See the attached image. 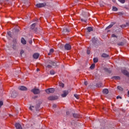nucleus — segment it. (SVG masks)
I'll use <instances>...</instances> for the list:
<instances>
[{"label":"nucleus","mask_w":129,"mask_h":129,"mask_svg":"<svg viewBox=\"0 0 129 129\" xmlns=\"http://www.w3.org/2000/svg\"><path fill=\"white\" fill-rule=\"evenodd\" d=\"M93 61H94V63H97V62H98V58H94L93 59Z\"/></svg>","instance_id":"24"},{"label":"nucleus","mask_w":129,"mask_h":129,"mask_svg":"<svg viewBox=\"0 0 129 129\" xmlns=\"http://www.w3.org/2000/svg\"><path fill=\"white\" fill-rule=\"evenodd\" d=\"M87 30L89 32H91V31H93V29L92 27H88Z\"/></svg>","instance_id":"26"},{"label":"nucleus","mask_w":129,"mask_h":129,"mask_svg":"<svg viewBox=\"0 0 129 129\" xmlns=\"http://www.w3.org/2000/svg\"><path fill=\"white\" fill-rule=\"evenodd\" d=\"M38 108H39V106H37V107H35L34 106H31L29 107V109H30V110L32 111L33 110H35V109L36 110H38Z\"/></svg>","instance_id":"9"},{"label":"nucleus","mask_w":129,"mask_h":129,"mask_svg":"<svg viewBox=\"0 0 129 129\" xmlns=\"http://www.w3.org/2000/svg\"><path fill=\"white\" fill-rule=\"evenodd\" d=\"M92 41L93 43H95V42H96V39H95V38H93Z\"/></svg>","instance_id":"36"},{"label":"nucleus","mask_w":129,"mask_h":129,"mask_svg":"<svg viewBox=\"0 0 129 129\" xmlns=\"http://www.w3.org/2000/svg\"><path fill=\"white\" fill-rule=\"evenodd\" d=\"M115 24V23L114 22H112L111 23L110 25H109L108 26H107L106 28V30H108V29H110V28H112V26Z\"/></svg>","instance_id":"13"},{"label":"nucleus","mask_w":129,"mask_h":129,"mask_svg":"<svg viewBox=\"0 0 129 129\" xmlns=\"http://www.w3.org/2000/svg\"><path fill=\"white\" fill-rule=\"evenodd\" d=\"M81 21L82 22H84V23H86L87 20V19H81Z\"/></svg>","instance_id":"34"},{"label":"nucleus","mask_w":129,"mask_h":129,"mask_svg":"<svg viewBox=\"0 0 129 129\" xmlns=\"http://www.w3.org/2000/svg\"><path fill=\"white\" fill-rule=\"evenodd\" d=\"M74 117H75L76 118H77L78 117H79V115L77 114H73Z\"/></svg>","instance_id":"25"},{"label":"nucleus","mask_w":129,"mask_h":129,"mask_svg":"<svg viewBox=\"0 0 129 129\" xmlns=\"http://www.w3.org/2000/svg\"><path fill=\"white\" fill-rule=\"evenodd\" d=\"M101 86H102V83H99L97 84V87H101Z\"/></svg>","instance_id":"28"},{"label":"nucleus","mask_w":129,"mask_h":129,"mask_svg":"<svg viewBox=\"0 0 129 129\" xmlns=\"http://www.w3.org/2000/svg\"><path fill=\"white\" fill-rule=\"evenodd\" d=\"M127 25L122 24V25L120 26V27L122 29H124V28H126V27H127Z\"/></svg>","instance_id":"23"},{"label":"nucleus","mask_w":129,"mask_h":129,"mask_svg":"<svg viewBox=\"0 0 129 129\" xmlns=\"http://www.w3.org/2000/svg\"><path fill=\"white\" fill-rule=\"evenodd\" d=\"M48 100H56V99H58V97L50 96L48 98Z\"/></svg>","instance_id":"8"},{"label":"nucleus","mask_w":129,"mask_h":129,"mask_svg":"<svg viewBox=\"0 0 129 129\" xmlns=\"http://www.w3.org/2000/svg\"><path fill=\"white\" fill-rule=\"evenodd\" d=\"M46 6V3H40L36 4L37 8H44Z\"/></svg>","instance_id":"6"},{"label":"nucleus","mask_w":129,"mask_h":129,"mask_svg":"<svg viewBox=\"0 0 129 129\" xmlns=\"http://www.w3.org/2000/svg\"><path fill=\"white\" fill-rule=\"evenodd\" d=\"M69 94V91H63L62 94H61V97H66Z\"/></svg>","instance_id":"5"},{"label":"nucleus","mask_w":129,"mask_h":129,"mask_svg":"<svg viewBox=\"0 0 129 129\" xmlns=\"http://www.w3.org/2000/svg\"><path fill=\"white\" fill-rule=\"evenodd\" d=\"M102 57H103V58H107V57H108V54H107L106 53H103L102 54Z\"/></svg>","instance_id":"19"},{"label":"nucleus","mask_w":129,"mask_h":129,"mask_svg":"<svg viewBox=\"0 0 129 129\" xmlns=\"http://www.w3.org/2000/svg\"><path fill=\"white\" fill-rule=\"evenodd\" d=\"M87 53L88 55H89V54H90V50H87Z\"/></svg>","instance_id":"42"},{"label":"nucleus","mask_w":129,"mask_h":129,"mask_svg":"<svg viewBox=\"0 0 129 129\" xmlns=\"http://www.w3.org/2000/svg\"><path fill=\"white\" fill-rule=\"evenodd\" d=\"M8 36H9V37H12V34L11 33V31H9L8 32Z\"/></svg>","instance_id":"37"},{"label":"nucleus","mask_w":129,"mask_h":129,"mask_svg":"<svg viewBox=\"0 0 129 129\" xmlns=\"http://www.w3.org/2000/svg\"><path fill=\"white\" fill-rule=\"evenodd\" d=\"M75 97H76V98H77V99H79V96L77 94H75L74 95Z\"/></svg>","instance_id":"32"},{"label":"nucleus","mask_w":129,"mask_h":129,"mask_svg":"<svg viewBox=\"0 0 129 129\" xmlns=\"http://www.w3.org/2000/svg\"><path fill=\"white\" fill-rule=\"evenodd\" d=\"M117 99H119V98H120V99H121V97L120 96H117L116 97Z\"/></svg>","instance_id":"41"},{"label":"nucleus","mask_w":129,"mask_h":129,"mask_svg":"<svg viewBox=\"0 0 129 129\" xmlns=\"http://www.w3.org/2000/svg\"><path fill=\"white\" fill-rule=\"evenodd\" d=\"M39 56H40V54L38 53H35L33 55L34 59H38V58H39Z\"/></svg>","instance_id":"14"},{"label":"nucleus","mask_w":129,"mask_h":129,"mask_svg":"<svg viewBox=\"0 0 129 129\" xmlns=\"http://www.w3.org/2000/svg\"><path fill=\"white\" fill-rule=\"evenodd\" d=\"M4 105V102L3 101H0V108L2 107V106Z\"/></svg>","instance_id":"35"},{"label":"nucleus","mask_w":129,"mask_h":129,"mask_svg":"<svg viewBox=\"0 0 129 129\" xmlns=\"http://www.w3.org/2000/svg\"><path fill=\"white\" fill-rule=\"evenodd\" d=\"M94 67H95V64H92L91 66H90V69H94Z\"/></svg>","instance_id":"27"},{"label":"nucleus","mask_w":129,"mask_h":129,"mask_svg":"<svg viewBox=\"0 0 129 129\" xmlns=\"http://www.w3.org/2000/svg\"><path fill=\"white\" fill-rule=\"evenodd\" d=\"M127 96L129 97V90L127 91Z\"/></svg>","instance_id":"43"},{"label":"nucleus","mask_w":129,"mask_h":129,"mask_svg":"<svg viewBox=\"0 0 129 129\" xmlns=\"http://www.w3.org/2000/svg\"><path fill=\"white\" fill-rule=\"evenodd\" d=\"M53 52H54V49L53 48L50 49L49 50V52L48 53V55L49 56H50V55H51V54L53 53Z\"/></svg>","instance_id":"18"},{"label":"nucleus","mask_w":129,"mask_h":129,"mask_svg":"<svg viewBox=\"0 0 129 129\" xmlns=\"http://www.w3.org/2000/svg\"><path fill=\"white\" fill-rule=\"evenodd\" d=\"M112 38H117V36L114 34L112 35Z\"/></svg>","instance_id":"40"},{"label":"nucleus","mask_w":129,"mask_h":129,"mask_svg":"<svg viewBox=\"0 0 129 129\" xmlns=\"http://www.w3.org/2000/svg\"><path fill=\"white\" fill-rule=\"evenodd\" d=\"M13 49H16V45H13Z\"/></svg>","instance_id":"44"},{"label":"nucleus","mask_w":129,"mask_h":129,"mask_svg":"<svg viewBox=\"0 0 129 129\" xmlns=\"http://www.w3.org/2000/svg\"><path fill=\"white\" fill-rule=\"evenodd\" d=\"M40 70H39V69H37V71H39Z\"/></svg>","instance_id":"49"},{"label":"nucleus","mask_w":129,"mask_h":129,"mask_svg":"<svg viewBox=\"0 0 129 129\" xmlns=\"http://www.w3.org/2000/svg\"><path fill=\"white\" fill-rule=\"evenodd\" d=\"M18 89L19 90H21L22 91H27L28 90V89L27 87L24 86H20L18 87Z\"/></svg>","instance_id":"3"},{"label":"nucleus","mask_w":129,"mask_h":129,"mask_svg":"<svg viewBox=\"0 0 129 129\" xmlns=\"http://www.w3.org/2000/svg\"><path fill=\"white\" fill-rule=\"evenodd\" d=\"M48 64H48L46 67L47 68H51L52 66H55V65H56V63L55 62H53L52 60H48Z\"/></svg>","instance_id":"2"},{"label":"nucleus","mask_w":129,"mask_h":129,"mask_svg":"<svg viewBox=\"0 0 129 129\" xmlns=\"http://www.w3.org/2000/svg\"><path fill=\"white\" fill-rule=\"evenodd\" d=\"M55 91V89L53 88H48L45 90V92L47 93V94H50V93H54Z\"/></svg>","instance_id":"1"},{"label":"nucleus","mask_w":129,"mask_h":129,"mask_svg":"<svg viewBox=\"0 0 129 129\" xmlns=\"http://www.w3.org/2000/svg\"><path fill=\"white\" fill-rule=\"evenodd\" d=\"M15 127H16L17 129H23L22 128V126L21 125V124L19 123H16L15 124Z\"/></svg>","instance_id":"12"},{"label":"nucleus","mask_w":129,"mask_h":129,"mask_svg":"<svg viewBox=\"0 0 129 129\" xmlns=\"http://www.w3.org/2000/svg\"><path fill=\"white\" fill-rule=\"evenodd\" d=\"M117 88L120 91H123V88H122V87H120V86H118Z\"/></svg>","instance_id":"20"},{"label":"nucleus","mask_w":129,"mask_h":129,"mask_svg":"<svg viewBox=\"0 0 129 129\" xmlns=\"http://www.w3.org/2000/svg\"><path fill=\"white\" fill-rule=\"evenodd\" d=\"M67 114L68 115L69 114V112H67Z\"/></svg>","instance_id":"47"},{"label":"nucleus","mask_w":129,"mask_h":129,"mask_svg":"<svg viewBox=\"0 0 129 129\" xmlns=\"http://www.w3.org/2000/svg\"><path fill=\"white\" fill-rule=\"evenodd\" d=\"M113 3H114L115 1H114V0H113Z\"/></svg>","instance_id":"50"},{"label":"nucleus","mask_w":129,"mask_h":129,"mask_svg":"<svg viewBox=\"0 0 129 129\" xmlns=\"http://www.w3.org/2000/svg\"><path fill=\"white\" fill-rule=\"evenodd\" d=\"M14 42H15V43H16L17 42V40H14Z\"/></svg>","instance_id":"48"},{"label":"nucleus","mask_w":129,"mask_h":129,"mask_svg":"<svg viewBox=\"0 0 129 129\" xmlns=\"http://www.w3.org/2000/svg\"><path fill=\"white\" fill-rule=\"evenodd\" d=\"M50 73L51 75H54V74H55V72L53 70H51L50 71Z\"/></svg>","instance_id":"29"},{"label":"nucleus","mask_w":129,"mask_h":129,"mask_svg":"<svg viewBox=\"0 0 129 129\" xmlns=\"http://www.w3.org/2000/svg\"><path fill=\"white\" fill-rule=\"evenodd\" d=\"M112 79H115V80H119V79H120V77L119 76H114L112 78Z\"/></svg>","instance_id":"16"},{"label":"nucleus","mask_w":129,"mask_h":129,"mask_svg":"<svg viewBox=\"0 0 129 129\" xmlns=\"http://www.w3.org/2000/svg\"><path fill=\"white\" fill-rule=\"evenodd\" d=\"M103 93L105 94H108V90L107 89H104L103 90Z\"/></svg>","instance_id":"17"},{"label":"nucleus","mask_w":129,"mask_h":129,"mask_svg":"<svg viewBox=\"0 0 129 129\" xmlns=\"http://www.w3.org/2000/svg\"><path fill=\"white\" fill-rule=\"evenodd\" d=\"M128 102L129 103V101H128Z\"/></svg>","instance_id":"51"},{"label":"nucleus","mask_w":129,"mask_h":129,"mask_svg":"<svg viewBox=\"0 0 129 129\" xmlns=\"http://www.w3.org/2000/svg\"><path fill=\"white\" fill-rule=\"evenodd\" d=\"M122 73L124 75H125V76H127V77H129V73L127 72L126 70H123L122 71Z\"/></svg>","instance_id":"10"},{"label":"nucleus","mask_w":129,"mask_h":129,"mask_svg":"<svg viewBox=\"0 0 129 129\" xmlns=\"http://www.w3.org/2000/svg\"><path fill=\"white\" fill-rule=\"evenodd\" d=\"M57 107V105L54 104L53 105H52V107L53 108H56V107Z\"/></svg>","instance_id":"39"},{"label":"nucleus","mask_w":129,"mask_h":129,"mask_svg":"<svg viewBox=\"0 0 129 129\" xmlns=\"http://www.w3.org/2000/svg\"><path fill=\"white\" fill-rule=\"evenodd\" d=\"M21 43L23 44V45H26V44H27L26 40H25V39L23 37L21 38Z\"/></svg>","instance_id":"15"},{"label":"nucleus","mask_w":129,"mask_h":129,"mask_svg":"<svg viewBox=\"0 0 129 129\" xmlns=\"http://www.w3.org/2000/svg\"><path fill=\"white\" fill-rule=\"evenodd\" d=\"M29 43L30 44H32L33 43V41L30 40Z\"/></svg>","instance_id":"45"},{"label":"nucleus","mask_w":129,"mask_h":129,"mask_svg":"<svg viewBox=\"0 0 129 129\" xmlns=\"http://www.w3.org/2000/svg\"><path fill=\"white\" fill-rule=\"evenodd\" d=\"M59 85L60 87H64V84L62 83H59Z\"/></svg>","instance_id":"30"},{"label":"nucleus","mask_w":129,"mask_h":129,"mask_svg":"<svg viewBox=\"0 0 129 129\" xmlns=\"http://www.w3.org/2000/svg\"><path fill=\"white\" fill-rule=\"evenodd\" d=\"M84 84H85V85H87V82L85 81Z\"/></svg>","instance_id":"46"},{"label":"nucleus","mask_w":129,"mask_h":129,"mask_svg":"<svg viewBox=\"0 0 129 129\" xmlns=\"http://www.w3.org/2000/svg\"><path fill=\"white\" fill-rule=\"evenodd\" d=\"M36 26V23H33L31 25V29L32 30H34L35 29V27Z\"/></svg>","instance_id":"21"},{"label":"nucleus","mask_w":129,"mask_h":129,"mask_svg":"<svg viewBox=\"0 0 129 129\" xmlns=\"http://www.w3.org/2000/svg\"><path fill=\"white\" fill-rule=\"evenodd\" d=\"M119 2L121 3V4H124L125 1V0H119Z\"/></svg>","instance_id":"33"},{"label":"nucleus","mask_w":129,"mask_h":129,"mask_svg":"<svg viewBox=\"0 0 129 129\" xmlns=\"http://www.w3.org/2000/svg\"><path fill=\"white\" fill-rule=\"evenodd\" d=\"M31 92H33L34 94H39V93H40V90L38 89L34 88L31 90Z\"/></svg>","instance_id":"4"},{"label":"nucleus","mask_w":129,"mask_h":129,"mask_svg":"<svg viewBox=\"0 0 129 129\" xmlns=\"http://www.w3.org/2000/svg\"><path fill=\"white\" fill-rule=\"evenodd\" d=\"M24 51L23 50H21L20 51V55L22 56V55H23V54H24Z\"/></svg>","instance_id":"38"},{"label":"nucleus","mask_w":129,"mask_h":129,"mask_svg":"<svg viewBox=\"0 0 129 129\" xmlns=\"http://www.w3.org/2000/svg\"><path fill=\"white\" fill-rule=\"evenodd\" d=\"M112 11H113L114 12H117V8H116L115 7H113Z\"/></svg>","instance_id":"22"},{"label":"nucleus","mask_w":129,"mask_h":129,"mask_svg":"<svg viewBox=\"0 0 129 129\" xmlns=\"http://www.w3.org/2000/svg\"><path fill=\"white\" fill-rule=\"evenodd\" d=\"M64 49L67 50L68 51L69 50H71V45L68 43L64 45Z\"/></svg>","instance_id":"7"},{"label":"nucleus","mask_w":129,"mask_h":129,"mask_svg":"<svg viewBox=\"0 0 129 129\" xmlns=\"http://www.w3.org/2000/svg\"><path fill=\"white\" fill-rule=\"evenodd\" d=\"M69 32H70L69 29H68L66 28H64L63 29L62 33V34H67V33H69Z\"/></svg>","instance_id":"11"},{"label":"nucleus","mask_w":129,"mask_h":129,"mask_svg":"<svg viewBox=\"0 0 129 129\" xmlns=\"http://www.w3.org/2000/svg\"><path fill=\"white\" fill-rule=\"evenodd\" d=\"M123 42H120V43H118V44H117V45H118V46H123Z\"/></svg>","instance_id":"31"}]
</instances>
